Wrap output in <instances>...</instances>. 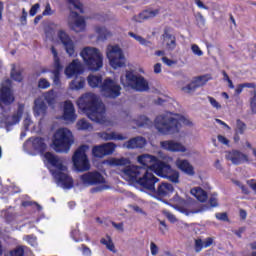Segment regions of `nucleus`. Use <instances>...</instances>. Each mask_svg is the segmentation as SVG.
Here are the masks:
<instances>
[{"label":"nucleus","instance_id":"f257e3e1","mask_svg":"<svg viewBox=\"0 0 256 256\" xmlns=\"http://www.w3.org/2000/svg\"><path fill=\"white\" fill-rule=\"evenodd\" d=\"M125 181H130L131 183H137L146 191H149L152 197H169L171 193L175 191L173 184L168 182H162L158 185L157 189L155 188V184L159 183V178L155 177V175L149 171H146L142 168H130L126 170L124 174Z\"/></svg>","mask_w":256,"mask_h":256},{"label":"nucleus","instance_id":"f03ea898","mask_svg":"<svg viewBox=\"0 0 256 256\" xmlns=\"http://www.w3.org/2000/svg\"><path fill=\"white\" fill-rule=\"evenodd\" d=\"M76 105L90 121L100 125H113V123L107 121L105 116V104L101 102V99L95 93L87 92L83 94L78 98Z\"/></svg>","mask_w":256,"mask_h":256},{"label":"nucleus","instance_id":"7ed1b4c3","mask_svg":"<svg viewBox=\"0 0 256 256\" xmlns=\"http://www.w3.org/2000/svg\"><path fill=\"white\" fill-rule=\"evenodd\" d=\"M183 126L193 127V121L188 117L171 112L160 114L154 119V127L160 135H177Z\"/></svg>","mask_w":256,"mask_h":256},{"label":"nucleus","instance_id":"20e7f679","mask_svg":"<svg viewBox=\"0 0 256 256\" xmlns=\"http://www.w3.org/2000/svg\"><path fill=\"white\" fill-rule=\"evenodd\" d=\"M44 163H48L54 167V170H50L52 177H54L55 183L62 189H73V178L69 175L67 170V162L63 158L55 156L51 152H47L43 155Z\"/></svg>","mask_w":256,"mask_h":256},{"label":"nucleus","instance_id":"39448f33","mask_svg":"<svg viewBox=\"0 0 256 256\" xmlns=\"http://www.w3.org/2000/svg\"><path fill=\"white\" fill-rule=\"evenodd\" d=\"M138 163L143 165L144 167L131 165V161L128 158H114L110 160V165H115L116 167H124L121 169V177L125 179V174L127 173L128 169H144V171H149V173H153V166L157 165L159 159L153 155L143 154L138 156L137 158ZM146 167V168H145Z\"/></svg>","mask_w":256,"mask_h":256},{"label":"nucleus","instance_id":"423d86ee","mask_svg":"<svg viewBox=\"0 0 256 256\" xmlns=\"http://www.w3.org/2000/svg\"><path fill=\"white\" fill-rule=\"evenodd\" d=\"M78 185L83 187H91L93 185H100L96 188H92V193H99V191H105L109 189V184L105 180V177L98 171L86 172L79 177Z\"/></svg>","mask_w":256,"mask_h":256},{"label":"nucleus","instance_id":"0eeeda50","mask_svg":"<svg viewBox=\"0 0 256 256\" xmlns=\"http://www.w3.org/2000/svg\"><path fill=\"white\" fill-rule=\"evenodd\" d=\"M73 145V133L67 128L58 129L53 136L52 147L56 153H68Z\"/></svg>","mask_w":256,"mask_h":256},{"label":"nucleus","instance_id":"6e6552de","mask_svg":"<svg viewBox=\"0 0 256 256\" xmlns=\"http://www.w3.org/2000/svg\"><path fill=\"white\" fill-rule=\"evenodd\" d=\"M44 101H46L48 105H55V102L57 101V93H55L54 90H50L34 101L33 111L35 117H43L47 114V105Z\"/></svg>","mask_w":256,"mask_h":256},{"label":"nucleus","instance_id":"1a4fd4ad","mask_svg":"<svg viewBox=\"0 0 256 256\" xmlns=\"http://www.w3.org/2000/svg\"><path fill=\"white\" fill-rule=\"evenodd\" d=\"M121 83L124 87H131L135 91H147L149 89V83L146 82L145 78L131 71L121 76Z\"/></svg>","mask_w":256,"mask_h":256},{"label":"nucleus","instance_id":"9d476101","mask_svg":"<svg viewBox=\"0 0 256 256\" xmlns=\"http://www.w3.org/2000/svg\"><path fill=\"white\" fill-rule=\"evenodd\" d=\"M87 151H89V146L83 145L79 147L72 157V163L74 169L81 173L89 171L91 169V164L89 163V158H87Z\"/></svg>","mask_w":256,"mask_h":256},{"label":"nucleus","instance_id":"9b49d317","mask_svg":"<svg viewBox=\"0 0 256 256\" xmlns=\"http://www.w3.org/2000/svg\"><path fill=\"white\" fill-rule=\"evenodd\" d=\"M80 57L86 65H103L104 56L99 48L86 46L80 51Z\"/></svg>","mask_w":256,"mask_h":256},{"label":"nucleus","instance_id":"f8f14e48","mask_svg":"<svg viewBox=\"0 0 256 256\" xmlns=\"http://www.w3.org/2000/svg\"><path fill=\"white\" fill-rule=\"evenodd\" d=\"M100 91L104 97L116 99V97L121 95V86H119V84H117L113 79L106 78L100 85Z\"/></svg>","mask_w":256,"mask_h":256},{"label":"nucleus","instance_id":"ddd939ff","mask_svg":"<svg viewBox=\"0 0 256 256\" xmlns=\"http://www.w3.org/2000/svg\"><path fill=\"white\" fill-rule=\"evenodd\" d=\"M106 57L110 62V65H125V55L123 50L117 45H108L106 48Z\"/></svg>","mask_w":256,"mask_h":256},{"label":"nucleus","instance_id":"4468645a","mask_svg":"<svg viewBox=\"0 0 256 256\" xmlns=\"http://www.w3.org/2000/svg\"><path fill=\"white\" fill-rule=\"evenodd\" d=\"M15 101V96H13V90H11V80L6 79L1 84L0 88V107L2 110L11 105Z\"/></svg>","mask_w":256,"mask_h":256},{"label":"nucleus","instance_id":"2eb2a0df","mask_svg":"<svg viewBox=\"0 0 256 256\" xmlns=\"http://www.w3.org/2000/svg\"><path fill=\"white\" fill-rule=\"evenodd\" d=\"M171 203H167V205H170V207H173V209L179 211V213H183V215L187 217H189V215H195V213H201V210H189V202L181 198L179 194H176L171 199Z\"/></svg>","mask_w":256,"mask_h":256},{"label":"nucleus","instance_id":"dca6fc26","mask_svg":"<svg viewBox=\"0 0 256 256\" xmlns=\"http://www.w3.org/2000/svg\"><path fill=\"white\" fill-rule=\"evenodd\" d=\"M23 149L29 155H37V153H43L47 145L42 138H30L24 143Z\"/></svg>","mask_w":256,"mask_h":256},{"label":"nucleus","instance_id":"f3484780","mask_svg":"<svg viewBox=\"0 0 256 256\" xmlns=\"http://www.w3.org/2000/svg\"><path fill=\"white\" fill-rule=\"evenodd\" d=\"M57 37L59 43L63 45L67 55H69V57H75V55H77V52H75V42L71 39V36L67 31L63 29L58 30Z\"/></svg>","mask_w":256,"mask_h":256},{"label":"nucleus","instance_id":"a211bd4d","mask_svg":"<svg viewBox=\"0 0 256 256\" xmlns=\"http://www.w3.org/2000/svg\"><path fill=\"white\" fill-rule=\"evenodd\" d=\"M68 27L75 31V33H83L87 27V22H85V18L79 16L77 12L72 11L68 16Z\"/></svg>","mask_w":256,"mask_h":256},{"label":"nucleus","instance_id":"6ab92c4d","mask_svg":"<svg viewBox=\"0 0 256 256\" xmlns=\"http://www.w3.org/2000/svg\"><path fill=\"white\" fill-rule=\"evenodd\" d=\"M23 111H25V105L19 104L17 111L10 117H5L2 114L0 123L1 127H5L6 131H9V127H13V125H17L19 121H21V117H23Z\"/></svg>","mask_w":256,"mask_h":256},{"label":"nucleus","instance_id":"aec40b11","mask_svg":"<svg viewBox=\"0 0 256 256\" xmlns=\"http://www.w3.org/2000/svg\"><path fill=\"white\" fill-rule=\"evenodd\" d=\"M115 149H117V145L113 142H108L102 145L94 146L92 148V155L94 157H98L99 159H103L106 155H113L115 153Z\"/></svg>","mask_w":256,"mask_h":256},{"label":"nucleus","instance_id":"412c9836","mask_svg":"<svg viewBox=\"0 0 256 256\" xmlns=\"http://www.w3.org/2000/svg\"><path fill=\"white\" fill-rule=\"evenodd\" d=\"M225 159L231 161L233 165H241L243 163H251L249 156L239 150H231L225 153Z\"/></svg>","mask_w":256,"mask_h":256},{"label":"nucleus","instance_id":"4be33fe9","mask_svg":"<svg viewBox=\"0 0 256 256\" xmlns=\"http://www.w3.org/2000/svg\"><path fill=\"white\" fill-rule=\"evenodd\" d=\"M160 147L161 149H164V151H169L170 153H185L187 151V147H185L183 143L175 140L161 141Z\"/></svg>","mask_w":256,"mask_h":256},{"label":"nucleus","instance_id":"5701e85b","mask_svg":"<svg viewBox=\"0 0 256 256\" xmlns=\"http://www.w3.org/2000/svg\"><path fill=\"white\" fill-rule=\"evenodd\" d=\"M64 121L68 123H73L77 119V115L75 114V106H73V102L65 101L63 107V116Z\"/></svg>","mask_w":256,"mask_h":256},{"label":"nucleus","instance_id":"b1692460","mask_svg":"<svg viewBox=\"0 0 256 256\" xmlns=\"http://www.w3.org/2000/svg\"><path fill=\"white\" fill-rule=\"evenodd\" d=\"M175 165L177 169L182 171V173H185V175H189V177H193V175H195V168L188 160L178 158L175 161Z\"/></svg>","mask_w":256,"mask_h":256},{"label":"nucleus","instance_id":"393cba45","mask_svg":"<svg viewBox=\"0 0 256 256\" xmlns=\"http://www.w3.org/2000/svg\"><path fill=\"white\" fill-rule=\"evenodd\" d=\"M147 145V140L141 136L132 138L123 144L125 149H143Z\"/></svg>","mask_w":256,"mask_h":256},{"label":"nucleus","instance_id":"a878e982","mask_svg":"<svg viewBox=\"0 0 256 256\" xmlns=\"http://www.w3.org/2000/svg\"><path fill=\"white\" fill-rule=\"evenodd\" d=\"M173 168L171 166L165 164L164 162H161L158 160V162L153 166V172L158 175V177H163V179H166V177L169 175Z\"/></svg>","mask_w":256,"mask_h":256},{"label":"nucleus","instance_id":"bb28decb","mask_svg":"<svg viewBox=\"0 0 256 256\" xmlns=\"http://www.w3.org/2000/svg\"><path fill=\"white\" fill-rule=\"evenodd\" d=\"M159 15V10H145L140 14L133 16L132 20L136 23H143V21H147L149 19H153Z\"/></svg>","mask_w":256,"mask_h":256},{"label":"nucleus","instance_id":"cd10ccee","mask_svg":"<svg viewBox=\"0 0 256 256\" xmlns=\"http://www.w3.org/2000/svg\"><path fill=\"white\" fill-rule=\"evenodd\" d=\"M162 37H163L164 42L166 44V49L168 51L175 50V47H177V40H176L175 36H173L167 30H165Z\"/></svg>","mask_w":256,"mask_h":256},{"label":"nucleus","instance_id":"c85d7f7f","mask_svg":"<svg viewBox=\"0 0 256 256\" xmlns=\"http://www.w3.org/2000/svg\"><path fill=\"white\" fill-rule=\"evenodd\" d=\"M99 137L104 139V141H125L127 139V137L116 132H102L99 133Z\"/></svg>","mask_w":256,"mask_h":256},{"label":"nucleus","instance_id":"c756f323","mask_svg":"<svg viewBox=\"0 0 256 256\" xmlns=\"http://www.w3.org/2000/svg\"><path fill=\"white\" fill-rule=\"evenodd\" d=\"M190 193L197 199V201H200V203H205L208 199L207 192H205L201 187L192 188Z\"/></svg>","mask_w":256,"mask_h":256},{"label":"nucleus","instance_id":"7c9ffc66","mask_svg":"<svg viewBox=\"0 0 256 256\" xmlns=\"http://www.w3.org/2000/svg\"><path fill=\"white\" fill-rule=\"evenodd\" d=\"M81 73H83V66L81 65H69L65 69V75L68 77V79L81 75Z\"/></svg>","mask_w":256,"mask_h":256},{"label":"nucleus","instance_id":"2f4dec72","mask_svg":"<svg viewBox=\"0 0 256 256\" xmlns=\"http://www.w3.org/2000/svg\"><path fill=\"white\" fill-rule=\"evenodd\" d=\"M94 31L98 35V41H105L107 37H111V32H109V30L103 26H95Z\"/></svg>","mask_w":256,"mask_h":256},{"label":"nucleus","instance_id":"473e14b6","mask_svg":"<svg viewBox=\"0 0 256 256\" xmlns=\"http://www.w3.org/2000/svg\"><path fill=\"white\" fill-rule=\"evenodd\" d=\"M178 87H179V89H181V91H183V93H187L189 95H191V93H195V91H197V86L193 80L186 86L183 85V82H179Z\"/></svg>","mask_w":256,"mask_h":256},{"label":"nucleus","instance_id":"72a5a7b5","mask_svg":"<svg viewBox=\"0 0 256 256\" xmlns=\"http://www.w3.org/2000/svg\"><path fill=\"white\" fill-rule=\"evenodd\" d=\"M192 81H194V84L196 85L197 89H199V87H203L204 85H207L209 81H211V75L206 74V75L198 76L193 78Z\"/></svg>","mask_w":256,"mask_h":256},{"label":"nucleus","instance_id":"f704fd0d","mask_svg":"<svg viewBox=\"0 0 256 256\" xmlns=\"http://www.w3.org/2000/svg\"><path fill=\"white\" fill-rule=\"evenodd\" d=\"M85 87V78H76L70 83L69 88L72 91H79Z\"/></svg>","mask_w":256,"mask_h":256},{"label":"nucleus","instance_id":"c9c22d12","mask_svg":"<svg viewBox=\"0 0 256 256\" xmlns=\"http://www.w3.org/2000/svg\"><path fill=\"white\" fill-rule=\"evenodd\" d=\"M128 35H129V37H132L133 39H135V41H138V43H140V45H144V47H151V45H152L151 41L143 38L139 34L129 32Z\"/></svg>","mask_w":256,"mask_h":256},{"label":"nucleus","instance_id":"e433bc0d","mask_svg":"<svg viewBox=\"0 0 256 256\" xmlns=\"http://www.w3.org/2000/svg\"><path fill=\"white\" fill-rule=\"evenodd\" d=\"M69 3V8L70 9H76L79 11V13H85V10L83 9V3L79 0H67Z\"/></svg>","mask_w":256,"mask_h":256},{"label":"nucleus","instance_id":"4c0bfd02","mask_svg":"<svg viewBox=\"0 0 256 256\" xmlns=\"http://www.w3.org/2000/svg\"><path fill=\"white\" fill-rule=\"evenodd\" d=\"M100 243H102V245H105L108 251H112V253H115V245L113 244V240H111L110 236H106L105 238H102L100 240Z\"/></svg>","mask_w":256,"mask_h":256},{"label":"nucleus","instance_id":"58836bf2","mask_svg":"<svg viewBox=\"0 0 256 256\" xmlns=\"http://www.w3.org/2000/svg\"><path fill=\"white\" fill-rule=\"evenodd\" d=\"M11 78L18 82L23 81V73L21 72V69L17 68V66H14L11 71Z\"/></svg>","mask_w":256,"mask_h":256},{"label":"nucleus","instance_id":"ea45409f","mask_svg":"<svg viewBox=\"0 0 256 256\" xmlns=\"http://www.w3.org/2000/svg\"><path fill=\"white\" fill-rule=\"evenodd\" d=\"M101 76H93V75H90L88 76V84L93 88H97L99 87V85H101Z\"/></svg>","mask_w":256,"mask_h":256},{"label":"nucleus","instance_id":"a19ab883","mask_svg":"<svg viewBox=\"0 0 256 256\" xmlns=\"http://www.w3.org/2000/svg\"><path fill=\"white\" fill-rule=\"evenodd\" d=\"M76 125L79 131H90V129H93L91 124L85 119L79 120Z\"/></svg>","mask_w":256,"mask_h":256},{"label":"nucleus","instance_id":"79ce46f5","mask_svg":"<svg viewBox=\"0 0 256 256\" xmlns=\"http://www.w3.org/2000/svg\"><path fill=\"white\" fill-rule=\"evenodd\" d=\"M52 75L54 85H61V66H56L55 69L52 71Z\"/></svg>","mask_w":256,"mask_h":256},{"label":"nucleus","instance_id":"37998d69","mask_svg":"<svg viewBox=\"0 0 256 256\" xmlns=\"http://www.w3.org/2000/svg\"><path fill=\"white\" fill-rule=\"evenodd\" d=\"M246 130H247V125L243 121L237 120L235 135H243Z\"/></svg>","mask_w":256,"mask_h":256},{"label":"nucleus","instance_id":"c03bdc74","mask_svg":"<svg viewBox=\"0 0 256 256\" xmlns=\"http://www.w3.org/2000/svg\"><path fill=\"white\" fill-rule=\"evenodd\" d=\"M166 179H168V181H171V183H179V171L177 170H170V172L168 173Z\"/></svg>","mask_w":256,"mask_h":256},{"label":"nucleus","instance_id":"a18cd8bd","mask_svg":"<svg viewBox=\"0 0 256 256\" xmlns=\"http://www.w3.org/2000/svg\"><path fill=\"white\" fill-rule=\"evenodd\" d=\"M151 119H149L147 116L143 115V116H140L138 121H137V125L138 127H149V125H151Z\"/></svg>","mask_w":256,"mask_h":256},{"label":"nucleus","instance_id":"49530a36","mask_svg":"<svg viewBox=\"0 0 256 256\" xmlns=\"http://www.w3.org/2000/svg\"><path fill=\"white\" fill-rule=\"evenodd\" d=\"M38 87L39 89H49L51 87V83L47 79L41 78L38 81Z\"/></svg>","mask_w":256,"mask_h":256},{"label":"nucleus","instance_id":"de8ad7c7","mask_svg":"<svg viewBox=\"0 0 256 256\" xmlns=\"http://www.w3.org/2000/svg\"><path fill=\"white\" fill-rule=\"evenodd\" d=\"M163 215L170 221V223H177V217H175L169 210H163Z\"/></svg>","mask_w":256,"mask_h":256},{"label":"nucleus","instance_id":"09e8293b","mask_svg":"<svg viewBox=\"0 0 256 256\" xmlns=\"http://www.w3.org/2000/svg\"><path fill=\"white\" fill-rule=\"evenodd\" d=\"M191 51L197 57L203 56V50L201 48H199V46L197 44H192L191 45Z\"/></svg>","mask_w":256,"mask_h":256},{"label":"nucleus","instance_id":"8fccbe9b","mask_svg":"<svg viewBox=\"0 0 256 256\" xmlns=\"http://www.w3.org/2000/svg\"><path fill=\"white\" fill-rule=\"evenodd\" d=\"M25 250L22 246L17 247L16 249L10 251V256H22L24 255Z\"/></svg>","mask_w":256,"mask_h":256},{"label":"nucleus","instance_id":"3c124183","mask_svg":"<svg viewBox=\"0 0 256 256\" xmlns=\"http://www.w3.org/2000/svg\"><path fill=\"white\" fill-rule=\"evenodd\" d=\"M24 240L29 243L32 247H37V238L34 236H25Z\"/></svg>","mask_w":256,"mask_h":256},{"label":"nucleus","instance_id":"603ef678","mask_svg":"<svg viewBox=\"0 0 256 256\" xmlns=\"http://www.w3.org/2000/svg\"><path fill=\"white\" fill-rule=\"evenodd\" d=\"M208 101L210 103V105L214 108L217 109L219 111V109H221V105L219 104V102L217 100H215V98L209 96L208 97Z\"/></svg>","mask_w":256,"mask_h":256},{"label":"nucleus","instance_id":"864d4df0","mask_svg":"<svg viewBox=\"0 0 256 256\" xmlns=\"http://www.w3.org/2000/svg\"><path fill=\"white\" fill-rule=\"evenodd\" d=\"M53 13H55V11L51 9V4L47 2L45 6V10L43 11L42 15H44V17H47L49 15H53Z\"/></svg>","mask_w":256,"mask_h":256},{"label":"nucleus","instance_id":"5fc2aeb1","mask_svg":"<svg viewBox=\"0 0 256 256\" xmlns=\"http://www.w3.org/2000/svg\"><path fill=\"white\" fill-rule=\"evenodd\" d=\"M40 8H41V5L39 3L34 4L29 11L30 16L35 17V15H37V12L39 11Z\"/></svg>","mask_w":256,"mask_h":256},{"label":"nucleus","instance_id":"6e6d98bb","mask_svg":"<svg viewBox=\"0 0 256 256\" xmlns=\"http://www.w3.org/2000/svg\"><path fill=\"white\" fill-rule=\"evenodd\" d=\"M24 129L25 131H29L31 125H33V121H31V117L26 116V118L23 121Z\"/></svg>","mask_w":256,"mask_h":256},{"label":"nucleus","instance_id":"4d7b16f0","mask_svg":"<svg viewBox=\"0 0 256 256\" xmlns=\"http://www.w3.org/2000/svg\"><path fill=\"white\" fill-rule=\"evenodd\" d=\"M204 248H205V246L203 244V240H201V239L195 240V251L197 253H199V251H201Z\"/></svg>","mask_w":256,"mask_h":256},{"label":"nucleus","instance_id":"13d9d810","mask_svg":"<svg viewBox=\"0 0 256 256\" xmlns=\"http://www.w3.org/2000/svg\"><path fill=\"white\" fill-rule=\"evenodd\" d=\"M51 53L54 57V65H59V55L57 53V49H55L53 46L51 47Z\"/></svg>","mask_w":256,"mask_h":256},{"label":"nucleus","instance_id":"bf43d9fd","mask_svg":"<svg viewBox=\"0 0 256 256\" xmlns=\"http://www.w3.org/2000/svg\"><path fill=\"white\" fill-rule=\"evenodd\" d=\"M196 21H197L199 27H203L205 25V18L203 17V15L201 13H198L196 15Z\"/></svg>","mask_w":256,"mask_h":256},{"label":"nucleus","instance_id":"052dcab7","mask_svg":"<svg viewBox=\"0 0 256 256\" xmlns=\"http://www.w3.org/2000/svg\"><path fill=\"white\" fill-rule=\"evenodd\" d=\"M234 183L237 185V187H240L242 193H244V195H248L249 193V189L247 187H245L243 184H241V182L235 180Z\"/></svg>","mask_w":256,"mask_h":256},{"label":"nucleus","instance_id":"680f3d73","mask_svg":"<svg viewBox=\"0 0 256 256\" xmlns=\"http://www.w3.org/2000/svg\"><path fill=\"white\" fill-rule=\"evenodd\" d=\"M150 251H151V255L155 256L157 255V253H159V247H157L154 242H151Z\"/></svg>","mask_w":256,"mask_h":256},{"label":"nucleus","instance_id":"e2e57ef3","mask_svg":"<svg viewBox=\"0 0 256 256\" xmlns=\"http://www.w3.org/2000/svg\"><path fill=\"white\" fill-rule=\"evenodd\" d=\"M218 141L219 143H222V145H229V139L223 135H218Z\"/></svg>","mask_w":256,"mask_h":256},{"label":"nucleus","instance_id":"0e129e2a","mask_svg":"<svg viewBox=\"0 0 256 256\" xmlns=\"http://www.w3.org/2000/svg\"><path fill=\"white\" fill-rule=\"evenodd\" d=\"M209 204L211 207H217V195H212L209 199Z\"/></svg>","mask_w":256,"mask_h":256},{"label":"nucleus","instance_id":"69168bd1","mask_svg":"<svg viewBox=\"0 0 256 256\" xmlns=\"http://www.w3.org/2000/svg\"><path fill=\"white\" fill-rule=\"evenodd\" d=\"M216 219L219 221H227V213H217Z\"/></svg>","mask_w":256,"mask_h":256},{"label":"nucleus","instance_id":"338daca9","mask_svg":"<svg viewBox=\"0 0 256 256\" xmlns=\"http://www.w3.org/2000/svg\"><path fill=\"white\" fill-rule=\"evenodd\" d=\"M251 110L256 113V96H254L250 102Z\"/></svg>","mask_w":256,"mask_h":256},{"label":"nucleus","instance_id":"774afa93","mask_svg":"<svg viewBox=\"0 0 256 256\" xmlns=\"http://www.w3.org/2000/svg\"><path fill=\"white\" fill-rule=\"evenodd\" d=\"M250 249H252V255L251 256H256V242H252L248 245Z\"/></svg>","mask_w":256,"mask_h":256}]
</instances>
